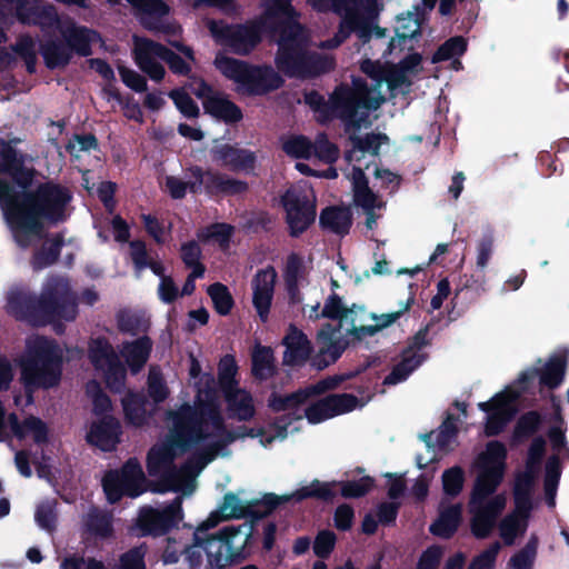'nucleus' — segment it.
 Instances as JSON below:
<instances>
[{"label":"nucleus","mask_w":569,"mask_h":569,"mask_svg":"<svg viewBox=\"0 0 569 569\" xmlns=\"http://www.w3.org/2000/svg\"><path fill=\"white\" fill-rule=\"evenodd\" d=\"M207 398L201 392L194 410L186 403L168 412L169 432L147 455L148 473L158 479L157 491L189 496L196 490L201 470L217 457L228 456V447L239 437H258L261 446L268 447L273 440L284 439L289 433V423L282 418L272 431L249 429L247 433H239L228 428L217 403L207 401ZM297 429L295 427L290 432Z\"/></svg>","instance_id":"1"},{"label":"nucleus","mask_w":569,"mask_h":569,"mask_svg":"<svg viewBox=\"0 0 569 569\" xmlns=\"http://www.w3.org/2000/svg\"><path fill=\"white\" fill-rule=\"evenodd\" d=\"M281 83V77L272 68L252 67L246 94H262L270 90L278 89Z\"/></svg>","instance_id":"38"},{"label":"nucleus","mask_w":569,"mask_h":569,"mask_svg":"<svg viewBox=\"0 0 569 569\" xmlns=\"http://www.w3.org/2000/svg\"><path fill=\"white\" fill-rule=\"evenodd\" d=\"M530 479L525 478L516 481L513 496L515 509L499 522V535L508 546L526 532L528 519L532 508L530 499Z\"/></svg>","instance_id":"16"},{"label":"nucleus","mask_w":569,"mask_h":569,"mask_svg":"<svg viewBox=\"0 0 569 569\" xmlns=\"http://www.w3.org/2000/svg\"><path fill=\"white\" fill-rule=\"evenodd\" d=\"M339 382V378H328L290 396H273L270 407L276 411L288 412V416H292L295 420L306 417L310 423H319L362 407V402L348 393L331 395L313 403H308V398L311 395L333 389Z\"/></svg>","instance_id":"7"},{"label":"nucleus","mask_w":569,"mask_h":569,"mask_svg":"<svg viewBox=\"0 0 569 569\" xmlns=\"http://www.w3.org/2000/svg\"><path fill=\"white\" fill-rule=\"evenodd\" d=\"M283 277L289 301L302 305L306 318H330L339 321L338 326L326 325L318 332L319 355L323 358L322 365L318 363L319 367L335 362L350 340L361 341L373 336L370 312L363 306L353 303L347 307L341 297L331 293L320 309L322 290L319 288V273L298 256L288 257Z\"/></svg>","instance_id":"2"},{"label":"nucleus","mask_w":569,"mask_h":569,"mask_svg":"<svg viewBox=\"0 0 569 569\" xmlns=\"http://www.w3.org/2000/svg\"><path fill=\"white\" fill-rule=\"evenodd\" d=\"M182 519L181 498H176L163 508L144 507L139 515V525L144 533L162 535Z\"/></svg>","instance_id":"22"},{"label":"nucleus","mask_w":569,"mask_h":569,"mask_svg":"<svg viewBox=\"0 0 569 569\" xmlns=\"http://www.w3.org/2000/svg\"><path fill=\"white\" fill-rule=\"evenodd\" d=\"M545 452V440L541 438L535 439L528 456L527 469L522 475H519L516 481L525 478L530 479V488L532 487L533 479L536 477L540 459Z\"/></svg>","instance_id":"55"},{"label":"nucleus","mask_w":569,"mask_h":569,"mask_svg":"<svg viewBox=\"0 0 569 569\" xmlns=\"http://www.w3.org/2000/svg\"><path fill=\"white\" fill-rule=\"evenodd\" d=\"M461 521V506L441 503L439 517L430 526V531L441 538H449Z\"/></svg>","instance_id":"39"},{"label":"nucleus","mask_w":569,"mask_h":569,"mask_svg":"<svg viewBox=\"0 0 569 569\" xmlns=\"http://www.w3.org/2000/svg\"><path fill=\"white\" fill-rule=\"evenodd\" d=\"M208 295L218 313L228 315L233 306V299L228 288L221 283H213L208 288Z\"/></svg>","instance_id":"53"},{"label":"nucleus","mask_w":569,"mask_h":569,"mask_svg":"<svg viewBox=\"0 0 569 569\" xmlns=\"http://www.w3.org/2000/svg\"><path fill=\"white\" fill-rule=\"evenodd\" d=\"M167 48L146 38H134V56L139 68L152 80L159 81L164 76V68L159 60L164 61Z\"/></svg>","instance_id":"25"},{"label":"nucleus","mask_w":569,"mask_h":569,"mask_svg":"<svg viewBox=\"0 0 569 569\" xmlns=\"http://www.w3.org/2000/svg\"><path fill=\"white\" fill-rule=\"evenodd\" d=\"M500 549V542H493L473 559L469 569H493Z\"/></svg>","instance_id":"63"},{"label":"nucleus","mask_w":569,"mask_h":569,"mask_svg":"<svg viewBox=\"0 0 569 569\" xmlns=\"http://www.w3.org/2000/svg\"><path fill=\"white\" fill-rule=\"evenodd\" d=\"M144 556L143 546L133 548L121 556L118 569H146Z\"/></svg>","instance_id":"64"},{"label":"nucleus","mask_w":569,"mask_h":569,"mask_svg":"<svg viewBox=\"0 0 569 569\" xmlns=\"http://www.w3.org/2000/svg\"><path fill=\"white\" fill-rule=\"evenodd\" d=\"M42 56L46 64L54 69L68 64L72 57V51L67 42L63 44L57 41H49L42 46Z\"/></svg>","instance_id":"46"},{"label":"nucleus","mask_w":569,"mask_h":569,"mask_svg":"<svg viewBox=\"0 0 569 569\" xmlns=\"http://www.w3.org/2000/svg\"><path fill=\"white\" fill-rule=\"evenodd\" d=\"M9 428L19 439L31 438L36 443L48 441L49 429L47 425L36 417H28L21 423L14 415L8 417Z\"/></svg>","instance_id":"36"},{"label":"nucleus","mask_w":569,"mask_h":569,"mask_svg":"<svg viewBox=\"0 0 569 569\" xmlns=\"http://www.w3.org/2000/svg\"><path fill=\"white\" fill-rule=\"evenodd\" d=\"M286 351L283 361L287 365L303 363L310 356L311 346L307 337L296 328H290L283 339Z\"/></svg>","instance_id":"37"},{"label":"nucleus","mask_w":569,"mask_h":569,"mask_svg":"<svg viewBox=\"0 0 569 569\" xmlns=\"http://www.w3.org/2000/svg\"><path fill=\"white\" fill-rule=\"evenodd\" d=\"M385 97L377 82L372 88L360 79H353L351 84H341L331 93L323 111L321 122L333 118L341 119L347 131L357 130L370 124L369 111L378 109Z\"/></svg>","instance_id":"9"},{"label":"nucleus","mask_w":569,"mask_h":569,"mask_svg":"<svg viewBox=\"0 0 569 569\" xmlns=\"http://www.w3.org/2000/svg\"><path fill=\"white\" fill-rule=\"evenodd\" d=\"M6 309L8 313L17 319L28 320L31 323L39 325L40 311L39 300L32 299L26 290L13 288L8 292Z\"/></svg>","instance_id":"32"},{"label":"nucleus","mask_w":569,"mask_h":569,"mask_svg":"<svg viewBox=\"0 0 569 569\" xmlns=\"http://www.w3.org/2000/svg\"><path fill=\"white\" fill-rule=\"evenodd\" d=\"M336 482L312 481L290 496L273 497L274 503L288 501L290 499L302 500L309 497L330 498L335 495L333 487ZM341 487V493L346 498H358L366 495L372 487V480L368 477L358 481H343L338 483Z\"/></svg>","instance_id":"20"},{"label":"nucleus","mask_w":569,"mask_h":569,"mask_svg":"<svg viewBox=\"0 0 569 569\" xmlns=\"http://www.w3.org/2000/svg\"><path fill=\"white\" fill-rule=\"evenodd\" d=\"M146 477L140 462L131 458L121 470L109 471L103 480V489L110 502H117L123 495L137 497L144 490Z\"/></svg>","instance_id":"17"},{"label":"nucleus","mask_w":569,"mask_h":569,"mask_svg":"<svg viewBox=\"0 0 569 569\" xmlns=\"http://www.w3.org/2000/svg\"><path fill=\"white\" fill-rule=\"evenodd\" d=\"M151 349V342L147 337L123 346L122 356L133 372L140 370L146 363Z\"/></svg>","instance_id":"45"},{"label":"nucleus","mask_w":569,"mask_h":569,"mask_svg":"<svg viewBox=\"0 0 569 569\" xmlns=\"http://www.w3.org/2000/svg\"><path fill=\"white\" fill-rule=\"evenodd\" d=\"M148 391L156 402H161L169 396L168 387L160 370L151 367L148 376Z\"/></svg>","instance_id":"58"},{"label":"nucleus","mask_w":569,"mask_h":569,"mask_svg":"<svg viewBox=\"0 0 569 569\" xmlns=\"http://www.w3.org/2000/svg\"><path fill=\"white\" fill-rule=\"evenodd\" d=\"M251 503L247 500L240 499L234 493H227L217 511L200 525L201 530H208L216 527L221 520L230 518H240L246 515Z\"/></svg>","instance_id":"35"},{"label":"nucleus","mask_w":569,"mask_h":569,"mask_svg":"<svg viewBox=\"0 0 569 569\" xmlns=\"http://www.w3.org/2000/svg\"><path fill=\"white\" fill-rule=\"evenodd\" d=\"M110 4H119L122 0H106ZM136 11L141 23L149 30L168 31L170 27L162 22L168 16L169 7L161 0H126Z\"/></svg>","instance_id":"27"},{"label":"nucleus","mask_w":569,"mask_h":569,"mask_svg":"<svg viewBox=\"0 0 569 569\" xmlns=\"http://www.w3.org/2000/svg\"><path fill=\"white\" fill-rule=\"evenodd\" d=\"M170 97L173 100L176 107L183 116L189 118L198 117L199 108L189 97V93L186 91V88L172 90L170 92Z\"/></svg>","instance_id":"60"},{"label":"nucleus","mask_w":569,"mask_h":569,"mask_svg":"<svg viewBox=\"0 0 569 569\" xmlns=\"http://www.w3.org/2000/svg\"><path fill=\"white\" fill-rule=\"evenodd\" d=\"M192 177L196 179L190 184V191L196 193L204 186L210 193H241L247 189L244 182L227 178L213 172H202L200 168L191 169Z\"/></svg>","instance_id":"28"},{"label":"nucleus","mask_w":569,"mask_h":569,"mask_svg":"<svg viewBox=\"0 0 569 569\" xmlns=\"http://www.w3.org/2000/svg\"><path fill=\"white\" fill-rule=\"evenodd\" d=\"M421 57L417 53L409 54L400 66L382 64L379 61L365 60L361 70L378 87L387 86L389 90L402 89L410 84V76L420 70Z\"/></svg>","instance_id":"14"},{"label":"nucleus","mask_w":569,"mask_h":569,"mask_svg":"<svg viewBox=\"0 0 569 569\" xmlns=\"http://www.w3.org/2000/svg\"><path fill=\"white\" fill-rule=\"evenodd\" d=\"M167 48L146 38H134V56L139 68L152 80L159 81L164 76V68L159 60L164 61Z\"/></svg>","instance_id":"26"},{"label":"nucleus","mask_w":569,"mask_h":569,"mask_svg":"<svg viewBox=\"0 0 569 569\" xmlns=\"http://www.w3.org/2000/svg\"><path fill=\"white\" fill-rule=\"evenodd\" d=\"M192 177L196 179L190 184V191L196 193L204 186L210 193H241L247 189L244 182L227 178L213 172H202L200 168L191 169Z\"/></svg>","instance_id":"29"},{"label":"nucleus","mask_w":569,"mask_h":569,"mask_svg":"<svg viewBox=\"0 0 569 569\" xmlns=\"http://www.w3.org/2000/svg\"><path fill=\"white\" fill-rule=\"evenodd\" d=\"M283 151L293 158L311 159L331 164L339 158V149L326 134H317L315 140L305 136H292L284 140Z\"/></svg>","instance_id":"19"},{"label":"nucleus","mask_w":569,"mask_h":569,"mask_svg":"<svg viewBox=\"0 0 569 569\" xmlns=\"http://www.w3.org/2000/svg\"><path fill=\"white\" fill-rule=\"evenodd\" d=\"M230 416L238 420L251 419L256 412L253 399L249 392L237 388L224 393Z\"/></svg>","instance_id":"41"},{"label":"nucleus","mask_w":569,"mask_h":569,"mask_svg":"<svg viewBox=\"0 0 569 569\" xmlns=\"http://www.w3.org/2000/svg\"><path fill=\"white\" fill-rule=\"evenodd\" d=\"M203 108L206 112L226 122H237L242 118L240 109L220 93H214L206 99Z\"/></svg>","instance_id":"40"},{"label":"nucleus","mask_w":569,"mask_h":569,"mask_svg":"<svg viewBox=\"0 0 569 569\" xmlns=\"http://www.w3.org/2000/svg\"><path fill=\"white\" fill-rule=\"evenodd\" d=\"M237 365L231 356H226L219 363V382L223 390V393L237 389Z\"/></svg>","instance_id":"56"},{"label":"nucleus","mask_w":569,"mask_h":569,"mask_svg":"<svg viewBox=\"0 0 569 569\" xmlns=\"http://www.w3.org/2000/svg\"><path fill=\"white\" fill-rule=\"evenodd\" d=\"M387 141L388 138L383 134L371 133L361 138L351 133V147L345 154L348 163L345 173L351 181L355 203L367 214L366 226L368 229L375 227L379 218L375 211L383 209L385 203L368 187L363 171L375 163L380 146Z\"/></svg>","instance_id":"8"},{"label":"nucleus","mask_w":569,"mask_h":569,"mask_svg":"<svg viewBox=\"0 0 569 569\" xmlns=\"http://www.w3.org/2000/svg\"><path fill=\"white\" fill-rule=\"evenodd\" d=\"M425 346V333H419L415 338L412 347L408 348L403 353L401 361L392 369L390 375L385 378L386 385H397L407 379V377L418 368L426 359L422 352Z\"/></svg>","instance_id":"31"},{"label":"nucleus","mask_w":569,"mask_h":569,"mask_svg":"<svg viewBox=\"0 0 569 569\" xmlns=\"http://www.w3.org/2000/svg\"><path fill=\"white\" fill-rule=\"evenodd\" d=\"M22 153L10 143L0 142V172L9 174L23 190L31 184L34 170Z\"/></svg>","instance_id":"24"},{"label":"nucleus","mask_w":569,"mask_h":569,"mask_svg":"<svg viewBox=\"0 0 569 569\" xmlns=\"http://www.w3.org/2000/svg\"><path fill=\"white\" fill-rule=\"evenodd\" d=\"M71 194L60 184L47 182L34 191L18 193L0 181V204L16 242L27 248L42 240V220L62 221L67 218Z\"/></svg>","instance_id":"4"},{"label":"nucleus","mask_w":569,"mask_h":569,"mask_svg":"<svg viewBox=\"0 0 569 569\" xmlns=\"http://www.w3.org/2000/svg\"><path fill=\"white\" fill-rule=\"evenodd\" d=\"M538 553V539L532 536L526 546L517 551L508 561V569H533Z\"/></svg>","instance_id":"47"},{"label":"nucleus","mask_w":569,"mask_h":569,"mask_svg":"<svg viewBox=\"0 0 569 569\" xmlns=\"http://www.w3.org/2000/svg\"><path fill=\"white\" fill-rule=\"evenodd\" d=\"M320 223L325 229L345 234L351 226V213L347 208H327L320 214Z\"/></svg>","instance_id":"44"},{"label":"nucleus","mask_w":569,"mask_h":569,"mask_svg":"<svg viewBox=\"0 0 569 569\" xmlns=\"http://www.w3.org/2000/svg\"><path fill=\"white\" fill-rule=\"evenodd\" d=\"M409 302H406L399 310L381 315L370 312V321L371 329H373V336L397 322L398 319L409 309Z\"/></svg>","instance_id":"61"},{"label":"nucleus","mask_w":569,"mask_h":569,"mask_svg":"<svg viewBox=\"0 0 569 569\" xmlns=\"http://www.w3.org/2000/svg\"><path fill=\"white\" fill-rule=\"evenodd\" d=\"M13 6L21 22L39 24L42 29L56 28L70 50L80 56L91 54V46L100 41L94 30L77 24L69 17H59L54 7L42 0H0V20Z\"/></svg>","instance_id":"6"},{"label":"nucleus","mask_w":569,"mask_h":569,"mask_svg":"<svg viewBox=\"0 0 569 569\" xmlns=\"http://www.w3.org/2000/svg\"><path fill=\"white\" fill-rule=\"evenodd\" d=\"M213 63L226 78L234 82L238 92L246 93L252 66L222 52L216 56Z\"/></svg>","instance_id":"34"},{"label":"nucleus","mask_w":569,"mask_h":569,"mask_svg":"<svg viewBox=\"0 0 569 569\" xmlns=\"http://www.w3.org/2000/svg\"><path fill=\"white\" fill-rule=\"evenodd\" d=\"M56 501L47 500L41 502L36 510L34 519L37 525L47 531H51L56 523Z\"/></svg>","instance_id":"59"},{"label":"nucleus","mask_w":569,"mask_h":569,"mask_svg":"<svg viewBox=\"0 0 569 569\" xmlns=\"http://www.w3.org/2000/svg\"><path fill=\"white\" fill-rule=\"evenodd\" d=\"M560 478V467L558 457H551L546 466L545 492L547 502L550 507H555L556 490Z\"/></svg>","instance_id":"52"},{"label":"nucleus","mask_w":569,"mask_h":569,"mask_svg":"<svg viewBox=\"0 0 569 569\" xmlns=\"http://www.w3.org/2000/svg\"><path fill=\"white\" fill-rule=\"evenodd\" d=\"M467 48L462 37H455L446 41L433 54L432 62L445 61L461 56Z\"/></svg>","instance_id":"57"},{"label":"nucleus","mask_w":569,"mask_h":569,"mask_svg":"<svg viewBox=\"0 0 569 569\" xmlns=\"http://www.w3.org/2000/svg\"><path fill=\"white\" fill-rule=\"evenodd\" d=\"M60 247L61 242L58 238L44 239L42 241L41 248L36 252L33 257V268L39 270L52 264L58 258Z\"/></svg>","instance_id":"51"},{"label":"nucleus","mask_w":569,"mask_h":569,"mask_svg":"<svg viewBox=\"0 0 569 569\" xmlns=\"http://www.w3.org/2000/svg\"><path fill=\"white\" fill-rule=\"evenodd\" d=\"M519 391L507 388L496 395L488 402H480L478 406L481 410L489 412L486 422V433L493 436L499 433L515 415V400L518 398Z\"/></svg>","instance_id":"21"},{"label":"nucleus","mask_w":569,"mask_h":569,"mask_svg":"<svg viewBox=\"0 0 569 569\" xmlns=\"http://www.w3.org/2000/svg\"><path fill=\"white\" fill-rule=\"evenodd\" d=\"M89 358L108 388L120 391L124 383L126 370L109 342L101 338L92 339L89 345Z\"/></svg>","instance_id":"18"},{"label":"nucleus","mask_w":569,"mask_h":569,"mask_svg":"<svg viewBox=\"0 0 569 569\" xmlns=\"http://www.w3.org/2000/svg\"><path fill=\"white\" fill-rule=\"evenodd\" d=\"M213 160L226 168L236 171H246L253 168L254 154L244 149H239L230 144H221L212 150Z\"/></svg>","instance_id":"33"},{"label":"nucleus","mask_w":569,"mask_h":569,"mask_svg":"<svg viewBox=\"0 0 569 569\" xmlns=\"http://www.w3.org/2000/svg\"><path fill=\"white\" fill-rule=\"evenodd\" d=\"M567 365V358L565 355H557L550 358L546 365L545 370L541 372V383L549 388L558 387L565 377V370Z\"/></svg>","instance_id":"49"},{"label":"nucleus","mask_w":569,"mask_h":569,"mask_svg":"<svg viewBox=\"0 0 569 569\" xmlns=\"http://www.w3.org/2000/svg\"><path fill=\"white\" fill-rule=\"evenodd\" d=\"M13 51L24 61L27 70L33 72L38 54L34 40L28 36H21L14 44Z\"/></svg>","instance_id":"54"},{"label":"nucleus","mask_w":569,"mask_h":569,"mask_svg":"<svg viewBox=\"0 0 569 569\" xmlns=\"http://www.w3.org/2000/svg\"><path fill=\"white\" fill-rule=\"evenodd\" d=\"M86 392L92 401L93 412L97 416L89 426L86 440L103 451L112 450L120 440L121 431L119 421L108 413L111 402L94 380L87 383Z\"/></svg>","instance_id":"12"},{"label":"nucleus","mask_w":569,"mask_h":569,"mask_svg":"<svg viewBox=\"0 0 569 569\" xmlns=\"http://www.w3.org/2000/svg\"><path fill=\"white\" fill-rule=\"evenodd\" d=\"M61 569H107L104 563L94 558L84 559L77 555L67 556L60 563Z\"/></svg>","instance_id":"62"},{"label":"nucleus","mask_w":569,"mask_h":569,"mask_svg":"<svg viewBox=\"0 0 569 569\" xmlns=\"http://www.w3.org/2000/svg\"><path fill=\"white\" fill-rule=\"evenodd\" d=\"M276 279L277 272L273 268L259 271L252 279V302L262 321L268 319Z\"/></svg>","instance_id":"30"},{"label":"nucleus","mask_w":569,"mask_h":569,"mask_svg":"<svg viewBox=\"0 0 569 569\" xmlns=\"http://www.w3.org/2000/svg\"><path fill=\"white\" fill-rule=\"evenodd\" d=\"M200 373H201V367H200L199 361L194 357H191L189 375L192 379H198V381L196 382L198 392H197V396L194 399V405L193 406L188 405V406L191 408V410H194L197 407V403H198V396L202 392L208 397L206 399L207 401L216 402L219 410L222 411L221 405L219 402V398L213 389L214 378L211 375H207V373L200 375ZM221 413L223 415V412H221Z\"/></svg>","instance_id":"43"},{"label":"nucleus","mask_w":569,"mask_h":569,"mask_svg":"<svg viewBox=\"0 0 569 569\" xmlns=\"http://www.w3.org/2000/svg\"><path fill=\"white\" fill-rule=\"evenodd\" d=\"M351 31L357 32L359 38L363 40H366L372 31L376 32L379 39L383 37V32L375 26L373 17L370 13L363 11H350L343 18L339 32L335 38L327 42H321L320 47L326 49L337 48L343 42Z\"/></svg>","instance_id":"23"},{"label":"nucleus","mask_w":569,"mask_h":569,"mask_svg":"<svg viewBox=\"0 0 569 569\" xmlns=\"http://www.w3.org/2000/svg\"><path fill=\"white\" fill-rule=\"evenodd\" d=\"M248 532H242L241 527H226L216 536L203 540V551L212 568L227 567L238 556L246 545Z\"/></svg>","instance_id":"15"},{"label":"nucleus","mask_w":569,"mask_h":569,"mask_svg":"<svg viewBox=\"0 0 569 569\" xmlns=\"http://www.w3.org/2000/svg\"><path fill=\"white\" fill-rule=\"evenodd\" d=\"M507 449L499 441H490L476 460L477 480L469 503L471 530L477 538H486L495 527L498 515L505 509L507 498L497 495L488 498L503 478Z\"/></svg>","instance_id":"5"},{"label":"nucleus","mask_w":569,"mask_h":569,"mask_svg":"<svg viewBox=\"0 0 569 569\" xmlns=\"http://www.w3.org/2000/svg\"><path fill=\"white\" fill-rule=\"evenodd\" d=\"M122 405L126 418L131 425L140 427L146 422L147 412L139 395L128 393L122 399Z\"/></svg>","instance_id":"50"},{"label":"nucleus","mask_w":569,"mask_h":569,"mask_svg":"<svg viewBox=\"0 0 569 569\" xmlns=\"http://www.w3.org/2000/svg\"><path fill=\"white\" fill-rule=\"evenodd\" d=\"M274 371L273 353L270 348L257 346L252 352V372L259 379H267Z\"/></svg>","instance_id":"48"},{"label":"nucleus","mask_w":569,"mask_h":569,"mask_svg":"<svg viewBox=\"0 0 569 569\" xmlns=\"http://www.w3.org/2000/svg\"><path fill=\"white\" fill-rule=\"evenodd\" d=\"M62 359L63 351L53 340L41 336L29 337L26 350L19 358L21 380L28 389L57 386Z\"/></svg>","instance_id":"10"},{"label":"nucleus","mask_w":569,"mask_h":569,"mask_svg":"<svg viewBox=\"0 0 569 569\" xmlns=\"http://www.w3.org/2000/svg\"><path fill=\"white\" fill-rule=\"evenodd\" d=\"M422 14L423 12H420V10L416 8L415 11H408L406 14H401L397 18L395 28L397 38L391 39L388 44L390 52L399 46L401 41L417 34Z\"/></svg>","instance_id":"42"},{"label":"nucleus","mask_w":569,"mask_h":569,"mask_svg":"<svg viewBox=\"0 0 569 569\" xmlns=\"http://www.w3.org/2000/svg\"><path fill=\"white\" fill-rule=\"evenodd\" d=\"M39 325L51 323L57 332L63 331L62 322L76 319V296L66 279L52 278L47 281L39 299Z\"/></svg>","instance_id":"11"},{"label":"nucleus","mask_w":569,"mask_h":569,"mask_svg":"<svg viewBox=\"0 0 569 569\" xmlns=\"http://www.w3.org/2000/svg\"><path fill=\"white\" fill-rule=\"evenodd\" d=\"M316 197L307 181L291 186L282 197L286 218L292 236L303 232L316 218Z\"/></svg>","instance_id":"13"},{"label":"nucleus","mask_w":569,"mask_h":569,"mask_svg":"<svg viewBox=\"0 0 569 569\" xmlns=\"http://www.w3.org/2000/svg\"><path fill=\"white\" fill-rule=\"evenodd\" d=\"M297 17L289 0H267L266 12L258 23L228 26L209 20L207 26L218 43L238 54L248 53L259 42L262 32L279 29L276 62L281 71L295 77H313L331 70V57L309 53V34L298 23Z\"/></svg>","instance_id":"3"}]
</instances>
